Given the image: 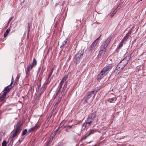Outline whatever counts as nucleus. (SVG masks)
I'll list each match as a JSON object with an SVG mask.
<instances>
[{
	"label": "nucleus",
	"instance_id": "f257e3e1",
	"mask_svg": "<svg viewBox=\"0 0 146 146\" xmlns=\"http://www.w3.org/2000/svg\"><path fill=\"white\" fill-rule=\"evenodd\" d=\"M131 55H129L127 56L123 60L117 65L115 69L119 71H121L127 64L128 61L131 58Z\"/></svg>",
	"mask_w": 146,
	"mask_h": 146
},
{
	"label": "nucleus",
	"instance_id": "f03ea898",
	"mask_svg": "<svg viewBox=\"0 0 146 146\" xmlns=\"http://www.w3.org/2000/svg\"><path fill=\"white\" fill-rule=\"evenodd\" d=\"M113 66L112 65H109L104 68L101 71L97 77L98 79H100L104 77L113 68Z\"/></svg>",
	"mask_w": 146,
	"mask_h": 146
},
{
	"label": "nucleus",
	"instance_id": "7ed1b4c3",
	"mask_svg": "<svg viewBox=\"0 0 146 146\" xmlns=\"http://www.w3.org/2000/svg\"><path fill=\"white\" fill-rule=\"evenodd\" d=\"M97 92V90H93L91 92H88L87 98L85 100V102L84 103L85 104L86 103L88 102L90 99L92 95H93V99H94Z\"/></svg>",
	"mask_w": 146,
	"mask_h": 146
},
{
	"label": "nucleus",
	"instance_id": "20e7f679",
	"mask_svg": "<svg viewBox=\"0 0 146 146\" xmlns=\"http://www.w3.org/2000/svg\"><path fill=\"white\" fill-rule=\"evenodd\" d=\"M37 64V61L35 58H34L33 62L28 67L27 70L26 71V74L27 75L29 72L33 68L34 66H35Z\"/></svg>",
	"mask_w": 146,
	"mask_h": 146
},
{
	"label": "nucleus",
	"instance_id": "39448f33",
	"mask_svg": "<svg viewBox=\"0 0 146 146\" xmlns=\"http://www.w3.org/2000/svg\"><path fill=\"white\" fill-rule=\"evenodd\" d=\"M112 39V37L111 36H110L108 37L103 42L101 47L102 48L106 49L107 47L110 43Z\"/></svg>",
	"mask_w": 146,
	"mask_h": 146
},
{
	"label": "nucleus",
	"instance_id": "423d86ee",
	"mask_svg": "<svg viewBox=\"0 0 146 146\" xmlns=\"http://www.w3.org/2000/svg\"><path fill=\"white\" fill-rule=\"evenodd\" d=\"M22 124L19 122H18L16 125L15 129H14L15 132L13 134L17 136L21 132L22 129L21 126Z\"/></svg>",
	"mask_w": 146,
	"mask_h": 146
},
{
	"label": "nucleus",
	"instance_id": "0eeeda50",
	"mask_svg": "<svg viewBox=\"0 0 146 146\" xmlns=\"http://www.w3.org/2000/svg\"><path fill=\"white\" fill-rule=\"evenodd\" d=\"M101 35H102L101 34L99 37L97 38L96 40H95L91 45L89 47L88 50L89 52H92L93 50L95 48V47L96 46V44H97L98 41L99 40V38L101 36Z\"/></svg>",
	"mask_w": 146,
	"mask_h": 146
},
{
	"label": "nucleus",
	"instance_id": "6e6552de",
	"mask_svg": "<svg viewBox=\"0 0 146 146\" xmlns=\"http://www.w3.org/2000/svg\"><path fill=\"white\" fill-rule=\"evenodd\" d=\"M107 50V49L102 48L100 47V50L98 54V56H100V58L102 57L104 55L105 53Z\"/></svg>",
	"mask_w": 146,
	"mask_h": 146
},
{
	"label": "nucleus",
	"instance_id": "1a4fd4ad",
	"mask_svg": "<svg viewBox=\"0 0 146 146\" xmlns=\"http://www.w3.org/2000/svg\"><path fill=\"white\" fill-rule=\"evenodd\" d=\"M93 121V119H90V117H88L86 122L85 123L86 124V125L88 126V127L91 125Z\"/></svg>",
	"mask_w": 146,
	"mask_h": 146
},
{
	"label": "nucleus",
	"instance_id": "9d476101",
	"mask_svg": "<svg viewBox=\"0 0 146 146\" xmlns=\"http://www.w3.org/2000/svg\"><path fill=\"white\" fill-rule=\"evenodd\" d=\"M9 86H8L6 87L4 89V90L3 92V93L4 94V95L6 96L7 94L10 91L11 87L10 88H9Z\"/></svg>",
	"mask_w": 146,
	"mask_h": 146
},
{
	"label": "nucleus",
	"instance_id": "9b49d317",
	"mask_svg": "<svg viewBox=\"0 0 146 146\" xmlns=\"http://www.w3.org/2000/svg\"><path fill=\"white\" fill-rule=\"evenodd\" d=\"M39 127V125L37 124H36L35 126L31 128L28 130V132L29 133L31 131H34L36 130Z\"/></svg>",
	"mask_w": 146,
	"mask_h": 146
},
{
	"label": "nucleus",
	"instance_id": "f8f14e48",
	"mask_svg": "<svg viewBox=\"0 0 146 146\" xmlns=\"http://www.w3.org/2000/svg\"><path fill=\"white\" fill-rule=\"evenodd\" d=\"M17 136L15 135L14 134H13V135L12 136H11L10 137H9V141H10V143L11 144H13V141L15 139V138Z\"/></svg>",
	"mask_w": 146,
	"mask_h": 146
},
{
	"label": "nucleus",
	"instance_id": "ddd939ff",
	"mask_svg": "<svg viewBox=\"0 0 146 146\" xmlns=\"http://www.w3.org/2000/svg\"><path fill=\"white\" fill-rule=\"evenodd\" d=\"M68 78V76L67 75H65L64 77L63 78V79L61 81L59 85L62 86L64 82L66 81L67 79Z\"/></svg>",
	"mask_w": 146,
	"mask_h": 146
},
{
	"label": "nucleus",
	"instance_id": "4468645a",
	"mask_svg": "<svg viewBox=\"0 0 146 146\" xmlns=\"http://www.w3.org/2000/svg\"><path fill=\"white\" fill-rule=\"evenodd\" d=\"M54 137V135L53 136L50 137H49L48 140L46 143V144H47V145H48L49 146L51 144L52 141Z\"/></svg>",
	"mask_w": 146,
	"mask_h": 146
},
{
	"label": "nucleus",
	"instance_id": "2eb2a0df",
	"mask_svg": "<svg viewBox=\"0 0 146 146\" xmlns=\"http://www.w3.org/2000/svg\"><path fill=\"white\" fill-rule=\"evenodd\" d=\"M96 116V112L94 111L91 115L89 117H90V119H93L94 121L95 118Z\"/></svg>",
	"mask_w": 146,
	"mask_h": 146
},
{
	"label": "nucleus",
	"instance_id": "dca6fc26",
	"mask_svg": "<svg viewBox=\"0 0 146 146\" xmlns=\"http://www.w3.org/2000/svg\"><path fill=\"white\" fill-rule=\"evenodd\" d=\"M67 83H68V81H66V82H65V83L64 84V86L63 88V89H62V93H64V92L66 90V88L67 87Z\"/></svg>",
	"mask_w": 146,
	"mask_h": 146
},
{
	"label": "nucleus",
	"instance_id": "f3484780",
	"mask_svg": "<svg viewBox=\"0 0 146 146\" xmlns=\"http://www.w3.org/2000/svg\"><path fill=\"white\" fill-rule=\"evenodd\" d=\"M96 131L94 129H92L90 131V132L89 133V134L86 136V138L88 136H89L90 135H91L94 134L95 132Z\"/></svg>",
	"mask_w": 146,
	"mask_h": 146
},
{
	"label": "nucleus",
	"instance_id": "a211bd4d",
	"mask_svg": "<svg viewBox=\"0 0 146 146\" xmlns=\"http://www.w3.org/2000/svg\"><path fill=\"white\" fill-rule=\"evenodd\" d=\"M21 75V73L17 75V77H16V78L15 79V83H17L19 81V78L20 77Z\"/></svg>",
	"mask_w": 146,
	"mask_h": 146
},
{
	"label": "nucleus",
	"instance_id": "6ab92c4d",
	"mask_svg": "<svg viewBox=\"0 0 146 146\" xmlns=\"http://www.w3.org/2000/svg\"><path fill=\"white\" fill-rule=\"evenodd\" d=\"M6 96L4 95V94L3 93L0 97V101H3L6 97Z\"/></svg>",
	"mask_w": 146,
	"mask_h": 146
},
{
	"label": "nucleus",
	"instance_id": "aec40b11",
	"mask_svg": "<svg viewBox=\"0 0 146 146\" xmlns=\"http://www.w3.org/2000/svg\"><path fill=\"white\" fill-rule=\"evenodd\" d=\"M10 31V29H8L5 32V33L4 35V37H6L7 36L8 34H9V31Z\"/></svg>",
	"mask_w": 146,
	"mask_h": 146
},
{
	"label": "nucleus",
	"instance_id": "412c9836",
	"mask_svg": "<svg viewBox=\"0 0 146 146\" xmlns=\"http://www.w3.org/2000/svg\"><path fill=\"white\" fill-rule=\"evenodd\" d=\"M67 41V40L66 39H65V40L63 41V42H62V44L60 46L61 48L64 46L66 45Z\"/></svg>",
	"mask_w": 146,
	"mask_h": 146
},
{
	"label": "nucleus",
	"instance_id": "4be33fe9",
	"mask_svg": "<svg viewBox=\"0 0 146 146\" xmlns=\"http://www.w3.org/2000/svg\"><path fill=\"white\" fill-rule=\"evenodd\" d=\"M62 86H60L59 89L57 90L56 92V96H57L59 93L60 92V90L62 88Z\"/></svg>",
	"mask_w": 146,
	"mask_h": 146
},
{
	"label": "nucleus",
	"instance_id": "5701e85b",
	"mask_svg": "<svg viewBox=\"0 0 146 146\" xmlns=\"http://www.w3.org/2000/svg\"><path fill=\"white\" fill-rule=\"evenodd\" d=\"M123 43L124 42H123V41H121L118 46V49H120L122 47Z\"/></svg>",
	"mask_w": 146,
	"mask_h": 146
},
{
	"label": "nucleus",
	"instance_id": "b1692460",
	"mask_svg": "<svg viewBox=\"0 0 146 146\" xmlns=\"http://www.w3.org/2000/svg\"><path fill=\"white\" fill-rule=\"evenodd\" d=\"M31 26V24L30 23H29L28 25V36L29 34V31H30V28Z\"/></svg>",
	"mask_w": 146,
	"mask_h": 146
},
{
	"label": "nucleus",
	"instance_id": "393cba45",
	"mask_svg": "<svg viewBox=\"0 0 146 146\" xmlns=\"http://www.w3.org/2000/svg\"><path fill=\"white\" fill-rule=\"evenodd\" d=\"M62 96H63V94H62V95L61 97H60V98L58 99V100L57 101V102L55 105H56L57 106H58V104H59V103L60 102V101L61 100V98H62Z\"/></svg>",
	"mask_w": 146,
	"mask_h": 146
},
{
	"label": "nucleus",
	"instance_id": "a878e982",
	"mask_svg": "<svg viewBox=\"0 0 146 146\" xmlns=\"http://www.w3.org/2000/svg\"><path fill=\"white\" fill-rule=\"evenodd\" d=\"M86 127H88V126L87 125H86V123H84L83 124V125H82V130L84 129Z\"/></svg>",
	"mask_w": 146,
	"mask_h": 146
},
{
	"label": "nucleus",
	"instance_id": "bb28decb",
	"mask_svg": "<svg viewBox=\"0 0 146 146\" xmlns=\"http://www.w3.org/2000/svg\"><path fill=\"white\" fill-rule=\"evenodd\" d=\"M128 37L127 36H125L121 40V41H123V42L125 41H126L127 39L128 38Z\"/></svg>",
	"mask_w": 146,
	"mask_h": 146
},
{
	"label": "nucleus",
	"instance_id": "cd10ccee",
	"mask_svg": "<svg viewBox=\"0 0 146 146\" xmlns=\"http://www.w3.org/2000/svg\"><path fill=\"white\" fill-rule=\"evenodd\" d=\"M27 129H25L23 131L22 135H25L27 133Z\"/></svg>",
	"mask_w": 146,
	"mask_h": 146
},
{
	"label": "nucleus",
	"instance_id": "c85d7f7f",
	"mask_svg": "<svg viewBox=\"0 0 146 146\" xmlns=\"http://www.w3.org/2000/svg\"><path fill=\"white\" fill-rule=\"evenodd\" d=\"M66 122V121L65 120H63V121L60 124V127H62L64 124Z\"/></svg>",
	"mask_w": 146,
	"mask_h": 146
},
{
	"label": "nucleus",
	"instance_id": "c756f323",
	"mask_svg": "<svg viewBox=\"0 0 146 146\" xmlns=\"http://www.w3.org/2000/svg\"><path fill=\"white\" fill-rule=\"evenodd\" d=\"M61 127H60V126L59 125V126L58 127V129H57L54 132V136H55V135H56V133H57V131H58L60 129V128Z\"/></svg>",
	"mask_w": 146,
	"mask_h": 146
},
{
	"label": "nucleus",
	"instance_id": "7c9ffc66",
	"mask_svg": "<svg viewBox=\"0 0 146 146\" xmlns=\"http://www.w3.org/2000/svg\"><path fill=\"white\" fill-rule=\"evenodd\" d=\"M54 69V68H52L51 70V72L50 73V74H49L48 78L49 79L50 77L52 75V74L53 73V71Z\"/></svg>",
	"mask_w": 146,
	"mask_h": 146
},
{
	"label": "nucleus",
	"instance_id": "2f4dec72",
	"mask_svg": "<svg viewBox=\"0 0 146 146\" xmlns=\"http://www.w3.org/2000/svg\"><path fill=\"white\" fill-rule=\"evenodd\" d=\"M7 145V142L6 141L4 140L2 143V146H6Z\"/></svg>",
	"mask_w": 146,
	"mask_h": 146
},
{
	"label": "nucleus",
	"instance_id": "473e14b6",
	"mask_svg": "<svg viewBox=\"0 0 146 146\" xmlns=\"http://www.w3.org/2000/svg\"><path fill=\"white\" fill-rule=\"evenodd\" d=\"M41 86V83H40V84L38 85V87L36 88V91L37 92H38L39 91V89Z\"/></svg>",
	"mask_w": 146,
	"mask_h": 146
},
{
	"label": "nucleus",
	"instance_id": "72a5a7b5",
	"mask_svg": "<svg viewBox=\"0 0 146 146\" xmlns=\"http://www.w3.org/2000/svg\"><path fill=\"white\" fill-rule=\"evenodd\" d=\"M72 125H68L67 126H64V128H65L66 127H68V129H70L72 128Z\"/></svg>",
	"mask_w": 146,
	"mask_h": 146
},
{
	"label": "nucleus",
	"instance_id": "f704fd0d",
	"mask_svg": "<svg viewBox=\"0 0 146 146\" xmlns=\"http://www.w3.org/2000/svg\"><path fill=\"white\" fill-rule=\"evenodd\" d=\"M117 11V10H115L111 14V16H113Z\"/></svg>",
	"mask_w": 146,
	"mask_h": 146
},
{
	"label": "nucleus",
	"instance_id": "c9c22d12",
	"mask_svg": "<svg viewBox=\"0 0 146 146\" xmlns=\"http://www.w3.org/2000/svg\"><path fill=\"white\" fill-rule=\"evenodd\" d=\"M81 57L80 56L79 54H77L75 56V57L76 58V59H77L78 58L79 59Z\"/></svg>",
	"mask_w": 146,
	"mask_h": 146
},
{
	"label": "nucleus",
	"instance_id": "e433bc0d",
	"mask_svg": "<svg viewBox=\"0 0 146 146\" xmlns=\"http://www.w3.org/2000/svg\"><path fill=\"white\" fill-rule=\"evenodd\" d=\"M57 106L56 105H55L54 106L52 111V112H53L56 108V107H57Z\"/></svg>",
	"mask_w": 146,
	"mask_h": 146
},
{
	"label": "nucleus",
	"instance_id": "4c0bfd02",
	"mask_svg": "<svg viewBox=\"0 0 146 146\" xmlns=\"http://www.w3.org/2000/svg\"><path fill=\"white\" fill-rule=\"evenodd\" d=\"M114 100V99L113 98H110L108 99V101H109L110 102H111L112 101H113Z\"/></svg>",
	"mask_w": 146,
	"mask_h": 146
},
{
	"label": "nucleus",
	"instance_id": "58836bf2",
	"mask_svg": "<svg viewBox=\"0 0 146 146\" xmlns=\"http://www.w3.org/2000/svg\"><path fill=\"white\" fill-rule=\"evenodd\" d=\"M132 28H131V29L130 31H128L127 35H129L131 33H132Z\"/></svg>",
	"mask_w": 146,
	"mask_h": 146
},
{
	"label": "nucleus",
	"instance_id": "ea45409f",
	"mask_svg": "<svg viewBox=\"0 0 146 146\" xmlns=\"http://www.w3.org/2000/svg\"><path fill=\"white\" fill-rule=\"evenodd\" d=\"M83 54V52L82 51H81V53H80V54H80V56H81L82 55V54Z\"/></svg>",
	"mask_w": 146,
	"mask_h": 146
},
{
	"label": "nucleus",
	"instance_id": "a19ab883",
	"mask_svg": "<svg viewBox=\"0 0 146 146\" xmlns=\"http://www.w3.org/2000/svg\"><path fill=\"white\" fill-rule=\"evenodd\" d=\"M13 76L12 78V82H11V83L9 85V86L11 85L12 84L13 82Z\"/></svg>",
	"mask_w": 146,
	"mask_h": 146
},
{
	"label": "nucleus",
	"instance_id": "79ce46f5",
	"mask_svg": "<svg viewBox=\"0 0 146 146\" xmlns=\"http://www.w3.org/2000/svg\"><path fill=\"white\" fill-rule=\"evenodd\" d=\"M13 18V17H11V18H10L9 20V21H11V20Z\"/></svg>",
	"mask_w": 146,
	"mask_h": 146
},
{
	"label": "nucleus",
	"instance_id": "37998d69",
	"mask_svg": "<svg viewBox=\"0 0 146 146\" xmlns=\"http://www.w3.org/2000/svg\"><path fill=\"white\" fill-rule=\"evenodd\" d=\"M120 6L119 7V6H118L115 10H117V11H118V10L120 8Z\"/></svg>",
	"mask_w": 146,
	"mask_h": 146
},
{
	"label": "nucleus",
	"instance_id": "c03bdc74",
	"mask_svg": "<svg viewBox=\"0 0 146 146\" xmlns=\"http://www.w3.org/2000/svg\"><path fill=\"white\" fill-rule=\"evenodd\" d=\"M44 90H43L42 91V92H41V93L40 94V96L41 94H42V93L44 92Z\"/></svg>",
	"mask_w": 146,
	"mask_h": 146
},
{
	"label": "nucleus",
	"instance_id": "a18cd8bd",
	"mask_svg": "<svg viewBox=\"0 0 146 146\" xmlns=\"http://www.w3.org/2000/svg\"><path fill=\"white\" fill-rule=\"evenodd\" d=\"M57 96H56H56H54V99H55L56 98V97H57Z\"/></svg>",
	"mask_w": 146,
	"mask_h": 146
},
{
	"label": "nucleus",
	"instance_id": "49530a36",
	"mask_svg": "<svg viewBox=\"0 0 146 146\" xmlns=\"http://www.w3.org/2000/svg\"><path fill=\"white\" fill-rule=\"evenodd\" d=\"M10 22V21H9V22H8L7 23V25H8L9 24Z\"/></svg>",
	"mask_w": 146,
	"mask_h": 146
},
{
	"label": "nucleus",
	"instance_id": "de8ad7c7",
	"mask_svg": "<svg viewBox=\"0 0 146 146\" xmlns=\"http://www.w3.org/2000/svg\"><path fill=\"white\" fill-rule=\"evenodd\" d=\"M48 145H47V144H45L44 146H48Z\"/></svg>",
	"mask_w": 146,
	"mask_h": 146
},
{
	"label": "nucleus",
	"instance_id": "09e8293b",
	"mask_svg": "<svg viewBox=\"0 0 146 146\" xmlns=\"http://www.w3.org/2000/svg\"><path fill=\"white\" fill-rule=\"evenodd\" d=\"M29 37V36H28V33H27V38H28Z\"/></svg>",
	"mask_w": 146,
	"mask_h": 146
},
{
	"label": "nucleus",
	"instance_id": "8fccbe9b",
	"mask_svg": "<svg viewBox=\"0 0 146 146\" xmlns=\"http://www.w3.org/2000/svg\"><path fill=\"white\" fill-rule=\"evenodd\" d=\"M140 1H142L143 0H140Z\"/></svg>",
	"mask_w": 146,
	"mask_h": 146
},
{
	"label": "nucleus",
	"instance_id": "3c124183",
	"mask_svg": "<svg viewBox=\"0 0 146 146\" xmlns=\"http://www.w3.org/2000/svg\"><path fill=\"white\" fill-rule=\"evenodd\" d=\"M41 80H40V81L41 82Z\"/></svg>",
	"mask_w": 146,
	"mask_h": 146
}]
</instances>
